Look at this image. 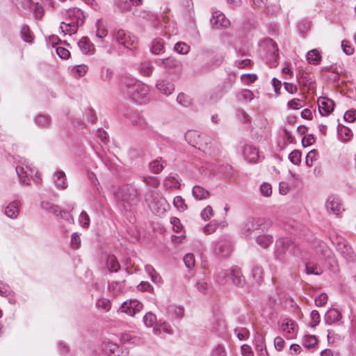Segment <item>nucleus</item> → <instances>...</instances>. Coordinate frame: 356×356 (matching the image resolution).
<instances>
[{"instance_id":"5fc2aeb1","label":"nucleus","mask_w":356,"mask_h":356,"mask_svg":"<svg viewBox=\"0 0 356 356\" xmlns=\"http://www.w3.org/2000/svg\"><path fill=\"white\" fill-rule=\"evenodd\" d=\"M213 216V211L211 206H207L201 212L203 220H208Z\"/></svg>"},{"instance_id":"aec40b11","label":"nucleus","mask_w":356,"mask_h":356,"mask_svg":"<svg viewBox=\"0 0 356 356\" xmlns=\"http://www.w3.org/2000/svg\"><path fill=\"white\" fill-rule=\"evenodd\" d=\"M78 46L83 54H93L95 51L94 44L87 37H83L78 42Z\"/></svg>"},{"instance_id":"0eeeda50","label":"nucleus","mask_w":356,"mask_h":356,"mask_svg":"<svg viewBox=\"0 0 356 356\" xmlns=\"http://www.w3.org/2000/svg\"><path fill=\"white\" fill-rule=\"evenodd\" d=\"M113 38L118 43L125 48L134 50L137 47L138 40L136 36L124 30H118L113 34Z\"/></svg>"},{"instance_id":"680f3d73","label":"nucleus","mask_w":356,"mask_h":356,"mask_svg":"<svg viewBox=\"0 0 356 356\" xmlns=\"http://www.w3.org/2000/svg\"><path fill=\"white\" fill-rule=\"evenodd\" d=\"M310 317H311L312 326L316 327L320 323V321H321V317H320L319 313L316 310H313L311 312Z\"/></svg>"},{"instance_id":"4468645a","label":"nucleus","mask_w":356,"mask_h":356,"mask_svg":"<svg viewBox=\"0 0 356 356\" xmlns=\"http://www.w3.org/2000/svg\"><path fill=\"white\" fill-rule=\"evenodd\" d=\"M263 222L264 219L262 218L248 219L243 226V234L246 236H250L254 231L260 229Z\"/></svg>"},{"instance_id":"de8ad7c7","label":"nucleus","mask_w":356,"mask_h":356,"mask_svg":"<svg viewBox=\"0 0 356 356\" xmlns=\"http://www.w3.org/2000/svg\"><path fill=\"white\" fill-rule=\"evenodd\" d=\"M149 167L154 173L157 174L161 172L163 169V163L161 160H155L150 163Z\"/></svg>"},{"instance_id":"bf43d9fd","label":"nucleus","mask_w":356,"mask_h":356,"mask_svg":"<svg viewBox=\"0 0 356 356\" xmlns=\"http://www.w3.org/2000/svg\"><path fill=\"white\" fill-rule=\"evenodd\" d=\"M137 289L140 291L152 292L154 287L147 282H141L138 286Z\"/></svg>"},{"instance_id":"c03bdc74","label":"nucleus","mask_w":356,"mask_h":356,"mask_svg":"<svg viewBox=\"0 0 356 356\" xmlns=\"http://www.w3.org/2000/svg\"><path fill=\"white\" fill-rule=\"evenodd\" d=\"M173 204L179 211H185L187 208L184 200L181 196H176L174 198Z\"/></svg>"},{"instance_id":"4d7b16f0","label":"nucleus","mask_w":356,"mask_h":356,"mask_svg":"<svg viewBox=\"0 0 356 356\" xmlns=\"http://www.w3.org/2000/svg\"><path fill=\"white\" fill-rule=\"evenodd\" d=\"M56 51L62 59H67L70 56L69 50L62 47H56Z\"/></svg>"},{"instance_id":"20e7f679","label":"nucleus","mask_w":356,"mask_h":356,"mask_svg":"<svg viewBox=\"0 0 356 356\" xmlns=\"http://www.w3.org/2000/svg\"><path fill=\"white\" fill-rule=\"evenodd\" d=\"M186 140L193 146H198L199 149L209 152V154H215L219 150V145L215 144L216 149L211 150V139L205 134H199L195 131H189L185 135Z\"/></svg>"},{"instance_id":"dca6fc26","label":"nucleus","mask_w":356,"mask_h":356,"mask_svg":"<svg viewBox=\"0 0 356 356\" xmlns=\"http://www.w3.org/2000/svg\"><path fill=\"white\" fill-rule=\"evenodd\" d=\"M103 350L109 356H127V353L122 350L117 343L110 341L104 342Z\"/></svg>"},{"instance_id":"412c9836","label":"nucleus","mask_w":356,"mask_h":356,"mask_svg":"<svg viewBox=\"0 0 356 356\" xmlns=\"http://www.w3.org/2000/svg\"><path fill=\"white\" fill-rule=\"evenodd\" d=\"M20 207V202L19 200H14L10 202L5 208V214L10 218H15L19 215Z\"/></svg>"},{"instance_id":"9b49d317","label":"nucleus","mask_w":356,"mask_h":356,"mask_svg":"<svg viewBox=\"0 0 356 356\" xmlns=\"http://www.w3.org/2000/svg\"><path fill=\"white\" fill-rule=\"evenodd\" d=\"M150 209L157 216L163 215L169 207V204L164 197H156L149 204Z\"/></svg>"},{"instance_id":"2f4dec72","label":"nucleus","mask_w":356,"mask_h":356,"mask_svg":"<svg viewBox=\"0 0 356 356\" xmlns=\"http://www.w3.org/2000/svg\"><path fill=\"white\" fill-rule=\"evenodd\" d=\"M225 225H226L225 222H224V221L220 222H217L216 221L213 220V221H211L210 223L207 224L204 227V232L206 234H211L214 233L219 227H224Z\"/></svg>"},{"instance_id":"39448f33","label":"nucleus","mask_w":356,"mask_h":356,"mask_svg":"<svg viewBox=\"0 0 356 356\" xmlns=\"http://www.w3.org/2000/svg\"><path fill=\"white\" fill-rule=\"evenodd\" d=\"M331 241L337 251L346 260L354 261L356 255L348 242L341 236L334 234Z\"/></svg>"},{"instance_id":"e433bc0d","label":"nucleus","mask_w":356,"mask_h":356,"mask_svg":"<svg viewBox=\"0 0 356 356\" xmlns=\"http://www.w3.org/2000/svg\"><path fill=\"white\" fill-rule=\"evenodd\" d=\"M273 242V238L270 235H261L257 238V243L262 248H266Z\"/></svg>"},{"instance_id":"c756f323","label":"nucleus","mask_w":356,"mask_h":356,"mask_svg":"<svg viewBox=\"0 0 356 356\" xmlns=\"http://www.w3.org/2000/svg\"><path fill=\"white\" fill-rule=\"evenodd\" d=\"M164 184L168 188H179L180 182L177 174H171L166 177Z\"/></svg>"},{"instance_id":"49530a36","label":"nucleus","mask_w":356,"mask_h":356,"mask_svg":"<svg viewBox=\"0 0 356 356\" xmlns=\"http://www.w3.org/2000/svg\"><path fill=\"white\" fill-rule=\"evenodd\" d=\"M143 321L147 327H152L156 322V317L154 314L148 312L144 316Z\"/></svg>"},{"instance_id":"cd10ccee","label":"nucleus","mask_w":356,"mask_h":356,"mask_svg":"<svg viewBox=\"0 0 356 356\" xmlns=\"http://www.w3.org/2000/svg\"><path fill=\"white\" fill-rule=\"evenodd\" d=\"M23 3L28 8L33 10L37 18H40L42 16L43 9L40 4L33 3L31 0H24Z\"/></svg>"},{"instance_id":"13d9d810","label":"nucleus","mask_w":356,"mask_h":356,"mask_svg":"<svg viewBox=\"0 0 356 356\" xmlns=\"http://www.w3.org/2000/svg\"><path fill=\"white\" fill-rule=\"evenodd\" d=\"M97 306L106 312L108 311L111 307L110 301L105 298L98 300Z\"/></svg>"},{"instance_id":"7ed1b4c3","label":"nucleus","mask_w":356,"mask_h":356,"mask_svg":"<svg viewBox=\"0 0 356 356\" xmlns=\"http://www.w3.org/2000/svg\"><path fill=\"white\" fill-rule=\"evenodd\" d=\"M15 170L19 183L22 185L29 186L31 184L29 177H33L35 182H40L41 181V178L39 176H37L38 170L34 168H32L29 163V161L24 158H20L17 161Z\"/></svg>"},{"instance_id":"69168bd1","label":"nucleus","mask_w":356,"mask_h":356,"mask_svg":"<svg viewBox=\"0 0 356 356\" xmlns=\"http://www.w3.org/2000/svg\"><path fill=\"white\" fill-rule=\"evenodd\" d=\"M241 351L243 356H254V352L252 348L248 344L242 345L241 347Z\"/></svg>"},{"instance_id":"f03ea898","label":"nucleus","mask_w":356,"mask_h":356,"mask_svg":"<svg viewBox=\"0 0 356 356\" xmlns=\"http://www.w3.org/2000/svg\"><path fill=\"white\" fill-rule=\"evenodd\" d=\"M64 20L61 22L60 29L64 35H71L76 33L79 26L85 21V16L81 10L73 8L63 13Z\"/></svg>"},{"instance_id":"6ab92c4d","label":"nucleus","mask_w":356,"mask_h":356,"mask_svg":"<svg viewBox=\"0 0 356 356\" xmlns=\"http://www.w3.org/2000/svg\"><path fill=\"white\" fill-rule=\"evenodd\" d=\"M156 63L159 66L168 70L176 69L181 67V63L173 57L158 59Z\"/></svg>"},{"instance_id":"6e6552de","label":"nucleus","mask_w":356,"mask_h":356,"mask_svg":"<svg viewBox=\"0 0 356 356\" xmlns=\"http://www.w3.org/2000/svg\"><path fill=\"white\" fill-rule=\"evenodd\" d=\"M117 197L128 205H133L137 202V191L131 186L122 187L117 193Z\"/></svg>"},{"instance_id":"c9c22d12","label":"nucleus","mask_w":356,"mask_h":356,"mask_svg":"<svg viewBox=\"0 0 356 356\" xmlns=\"http://www.w3.org/2000/svg\"><path fill=\"white\" fill-rule=\"evenodd\" d=\"M151 51L154 54H159L164 51V46L161 39H154L152 42Z\"/></svg>"},{"instance_id":"79ce46f5","label":"nucleus","mask_w":356,"mask_h":356,"mask_svg":"<svg viewBox=\"0 0 356 356\" xmlns=\"http://www.w3.org/2000/svg\"><path fill=\"white\" fill-rule=\"evenodd\" d=\"M21 35L23 40L29 43H31L33 40V35L31 34L29 28L27 26H23L21 29Z\"/></svg>"},{"instance_id":"f704fd0d","label":"nucleus","mask_w":356,"mask_h":356,"mask_svg":"<svg viewBox=\"0 0 356 356\" xmlns=\"http://www.w3.org/2000/svg\"><path fill=\"white\" fill-rule=\"evenodd\" d=\"M88 70V67L86 65L81 64L74 66L72 69V75L74 77H81L84 76Z\"/></svg>"},{"instance_id":"bb28decb","label":"nucleus","mask_w":356,"mask_h":356,"mask_svg":"<svg viewBox=\"0 0 356 356\" xmlns=\"http://www.w3.org/2000/svg\"><path fill=\"white\" fill-rule=\"evenodd\" d=\"M96 37L100 39L105 38L108 35V30L105 24L100 19H97L95 22Z\"/></svg>"},{"instance_id":"a19ab883","label":"nucleus","mask_w":356,"mask_h":356,"mask_svg":"<svg viewBox=\"0 0 356 356\" xmlns=\"http://www.w3.org/2000/svg\"><path fill=\"white\" fill-rule=\"evenodd\" d=\"M174 49L180 54H187L190 51V47L185 42H177L174 47Z\"/></svg>"},{"instance_id":"5701e85b","label":"nucleus","mask_w":356,"mask_h":356,"mask_svg":"<svg viewBox=\"0 0 356 356\" xmlns=\"http://www.w3.org/2000/svg\"><path fill=\"white\" fill-rule=\"evenodd\" d=\"M214 251L222 256L226 257L231 252V246L226 241H218L214 246Z\"/></svg>"},{"instance_id":"4c0bfd02","label":"nucleus","mask_w":356,"mask_h":356,"mask_svg":"<svg viewBox=\"0 0 356 356\" xmlns=\"http://www.w3.org/2000/svg\"><path fill=\"white\" fill-rule=\"evenodd\" d=\"M296 326V323L294 321L286 318L284 320L282 324V329L284 332L291 334L295 331Z\"/></svg>"},{"instance_id":"ddd939ff","label":"nucleus","mask_w":356,"mask_h":356,"mask_svg":"<svg viewBox=\"0 0 356 356\" xmlns=\"http://www.w3.org/2000/svg\"><path fill=\"white\" fill-rule=\"evenodd\" d=\"M212 26L216 29L227 28L229 26L230 22L225 17L223 13L220 10H213L211 19Z\"/></svg>"},{"instance_id":"4be33fe9","label":"nucleus","mask_w":356,"mask_h":356,"mask_svg":"<svg viewBox=\"0 0 356 356\" xmlns=\"http://www.w3.org/2000/svg\"><path fill=\"white\" fill-rule=\"evenodd\" d=\"M341 314L335 309H330L325 314L324 320L326 324L332 325L340 321Z\"/></svg>"},{"instance_id":"774afa93","label":"nucleus","mask_w":356,"mask_h":356,"mask_svg":"<svg viewBox=\"0 0 356 356\" xmlns=\"http://www.w3.org/2000/svg\"><path fill=\"white\" fill-rule=\"evenodd\" d=\"M345 120L352 122L356 120V110L347 111L344 114Z\"/></svg>"},{"instance_id":"6e6d98bb","label":"nucleus","mask_w":356,"mask_h":356,"mask_svg":"<svg viewBox=\"0 0 356 356\" xmlns=\"http://www.w3.org/2000/svg\"><path fill=\"white\" fill-rule=\"evenodd\" d=\"M79 221L82 227H87L90 224V218L88 213L82 211L79 216Z\"/></svg>"},{"instance_id":"72a5a7b5","label":"nucleus","mask_w":356,"mask_h":356,"mask_svg":"<svg viewBox=\"0 0 356 356\" xmlns=\"http://www.w3.org/2000/svg\"><path fill=\"white\" fill-rule=\"evenodd\" d=\"M106 265L110 271L117 272L120 269V264L114 255L107 257Z\"/></svg>"},{"instance_id":"2eb2a0df","label":"nucleus","mask_w":356,"mask_h":356,"mask_svg":"<svg viewBox=\"0 0 356 356\" xmlns=\"http://www.w3.org/2000/svg\"><path fill=\"white\" fill-rule=\"evenodd\" d=\"M318 111L321 115H328L334 109V102L327 97H319L318 99Z\"/></svg>"},{"instance_id":"864d4df0","label":"nucleus","mask_w":356,"mask_h":356,"mask_svg":"<svg viewBox=\"0 0 356 356\" xmlns=\"http://www.w3.org/2000/svg\"><path fill=\"white\" fill-rule=\"evenodd\" d=\"M184 262L188 268H192L195 266V257L193 254L188 253L184 257Z\"/></svg>"},{"instance_id":"1a4fd4ad","label":"nucleus","mask_w":356,"mask_h":356,"mask_svg":"<svg viewBox=\"0 0 356 356\" xmlns=\"http://www.w3.org/2000/svg\"><path fill=\"white\" fill-rule=\"evenodd\" d=\"M143 307L142 302L136 299H130L124 302L119 312L124 313L130 316H134L136 313L140 312Z\"/></svg>"},{"instance_id":"423d86ee","label":"nucleus","mask_w":356,"mask_h":356,"mask_svg":"<svg viewBox=\"0 0 356 356\" xmlns=\"http://www.w3.org/2000/svg\"><path fill=\"white\" fill-rule=\"evenodd\" d=\"M230 279L236 286H241L243 283V279L239 269L222 270L218 274L217 280L220 284L227 283Z\"/></svg>"},{"instance_id":"ea45409f","label":"nucleus","mask_w":356,"mask_h":356,"mask_svg":"<svg viewBox=\"0 0 356 356\" xmlns=\"http://www.w3.org/2000/svg\"><path fill=\"white\" fill-rule=\"evenodd\" d=\"M153 69L154 67L149 62L143 63L140 64L139 67L140 72L145 76H149L152 74Z\"/></svg>"},{"instance_id":"37998d69","label":"nucleus","mask_w":356,"mask_h":356,"mask_svg":"<svg viewBox=\"0 0 356 356\" xmlns=\"http://www.w3.org/2000/svg\"><path fill=\"white\" fill-rule=\"evenodd\" d=\"M35 122L37 125L40 127H47L50 123V119L49 116L45 115H38L35 119Z\"/></svg>"},{"instance_id":"e2e57ef3","label":"nucleus","mask_w":356,"mask_h":356,"mask_svg":"<svg viewBox=\"0 0 356 356\" xmlns=\"http://www.w3.org/2000/svg\"><path fill=\"white\" fill-rule=\"evenodd\" d=\"M71 245L73 248L77 249L81 245V238L79 234L74 233L71 237Z\"/></svg>"},{"instance_id":"603ef678","label":"nucleus","mask_w":356,"mask_h":356,"mask_svg":"<svg viewBox=\"0 0 356 356\" xmlns=\"http://www.w3.org/2000/svg\"><path fill=\"white\" fill-rule=\"evenodd\" d=\"M143 181L147 185V186H152L153 188H156L159 186V180L154 177H152V176H147V177H143Z\"/></svg>"},{"instance_id":"f257e3e1","label":"nucleus","mask_w":356,"mask_h":356,"mask_svg":"<svg viewBox=\"0 0 356 356\" xmlns=\"http://www.w3.org/2000/svg\"><path fill=\"white\" fill-rule=\"evenodd\" d=\"M121 90L129 98L138 104H145L149 99L148 86L134 79L125 78L122 81Z\"/></svg>"},{"instance_id":"f3484780","label":"nucleus","mask_w":356,"mask_h":356,"mask_svg":"<svg viewBox=\"0 0 356 356\" xmlns=\"http://www.w3.org/2000/svg\"><path fill=\"white\" fill-rule=\"evenodd\" d=\"M243 155L248 162L254 163L259 158V151L253 145H245L243 148Z\"/></svg>"},{"instance_id":"393cba45","label":"nucleus","mask_w":356,"mask_h":356,"mask_svg":"<svg viewBox=\"0 0 356 356\" xmlns=\"http://www.w3.org/2000/svg\"><path fill=\"white\" fill-rule=\"evenodd\" d=\"M193 196L197 200H204L209 197V192L201 186H195L192 189Z\"/></svg>"},{"instance_id":"7c9ffc66","label":"nucleus","mask_w":356,"mask_h":356,"mask_svg":"<svg viewBox=\"0 0 356 356\" xmlns=\"http://www.w3.org/2000/svg\"><path fill=\"white\" fill-rule=\"evenodd\" d=\"M338 136L343 142L349 141L353 137L352 131L344 126L338 128Z\"/></svg>"},{"instance_id":"3c124183","label":"nucleus","mask_w":356,"mask_h":356,"mask_svg":"<svg viewBox=\"0 0 356 356\" xmlns=\"http://www.w3.org/2000/svg\"><path fill=\"white\" fill-rule=\"evenodd\" d=\"M257 79L255 74H244L241 76V80L246 85H249L254 82Z\"/></svg>"},{"instance_id":"8fccbe9b","label":"nucleus","mask_w":356,"mask_h":356,"mask_svg":"<svg viewBox=\"0 0 356 356\" xmlns=\"http://www.w3.org/2000/svg\"><path fill=\"white\" fill-rule=\"evenodd\" d=\"M318 151L316 149L311 150L306 156V164L311 167L313 165V162L317 159Z\"/></svg>"},{"instance_id":"338daca9","label":"nucleus","mask_w":356,"mask_h":356,"mask_svg":"<svg viewBox=\"0 0 356 356\" xmlns=\"http://www.w3.org/2000/svg\"><path fill=\"white\" fill-rule=\"evenodd\" d=\"M341 47L344 53L347 55H351L354 52L353 47L350 45V42L348 41L343 40L341 42Z\"/></svg>"},{"instance_id":"a878e982","label":"nucleus","mask_w":356,"mask_h":356,"mask_svg":"<svg viewBox=\"0 0 356 356\" xmlns=\"http://www.w3.org/2000/svg\"><path fill=\"white\" fill-rule=\"evenodd\" d=\"M321 52L316 49L310 50L307 54V60L309 64L318 65L321 62Z\"/></svg>"},{"instance_id":"052dcab7","label":"nucleus","mask_w":356,"mask_h":356,"mask_svg":"<svg viewBox=\"0 0 356 356\" xmlns=\"http://www.w3.org/2000/svg\"><path fill=\"white\" fill-rule=\"evenodd\" d=\"M327 295L326 293H321L315 299L316 305L318 307L324 306L327 301Z\"/></svg>"},{"instance_id":"b1692460","label":"nucleus","mask_w":356,"mask_h":356,"mask_svg":"<svg viewBox=\"0 0 356 356\" xmlns=\"http://www.w3.org/2000/svg\"><path fill=\"white\" fill-rule=\"evenodd\" d=\"M157 89L165 95H169L172 93L175 90L174 84L165 80L159 81L156 83Z\"/></svg>"},{"instance_id":"58836bf2","label":"nucleus","mask_w":356,"mask_h":356,"mask_svg":"<svg viewBox=\"0 0 356 356\" xmlns=\"http://www.w3.org/2000/svg\"><path fill=\"white\" fill-rule=\"evenodd\" d=\"M305 271L307 274L321 275L322 269L316 264L307 263L305 265Z\"/></svg>"},{"instance_id":"a18cd8bd","label":"nucleus","mask_w":356,"mask_h":356,"mask_svg":"<svg viewBox=\"0 0 356 356\" xmlns=\"http://www.w3.org/2000/svg\"><path fill=\"white\" fill-rule=\"evenodd\" d=\"M289 159L294 165H299L301 162V152L298 150L292 151L289 155Z\"/></svg>"},{"instance_id":"9d476101","label":"nucleus","mask_w":356,"mask_h":356,"mask_svg":"<svg viewBox=\"0 0 356 356\" xmlns=\"http://www.w3.org/2000/svg\"><path fill=\"white\" fill-rule=\"evenodd\" d=\"M325 208L327 212L334 215H339L344 211L341 200L338 196L330 195L326 200Z\"/></svg>"},{"instance_id":"a211bd4d","label":"nucleus","mask_w":356,"mask_h":356,"mask_svg":"<svg viewBox=\"0 0 356 356\" xmlns=\"http://www.w3.org/2000/svg\"><path fill=\"white\" fill-rule=\"evenodd\" d=\"M54 183L56 187L60 190L67 188L68 184L65 173L62 170H57L53 175Z\"/></svg>"},{"instance_id":"f8f14e48","label":"nucleus","mask_w":356,"mask_h":356,"mask_svg":"<svg viewBox=\"0 0 356 356\" xmlns=\"http://www.w3.org/2000/svg\"><path fill=\"white\" fill-rule=\"evenodd\" d=\"M295 246L289 239H280L276 243L275 257L277 259L282 260L286 252Z\"/></svg>"},{"instance_id":"473e14b6","label":"nucleus","mask_w":356,"mask_h":356,"mask_svg":"<svg viewBox=\"0 0 356 356\" xmlns=\"http://www.w3.org/2000/svg\"><path fill=\"white\" fill-rule=\"evenodd\" d=\"M317 343V338L314 335H305L302 339V346L308 349L316 346Z\"/></svg>"},{"instance_id":"0e129e2a","label":"nucleus","mask_w":356,"mask_h":356,"mask_svg":"<svg viewBox=\"0 0 356 356\" xmlns=\"http://www.w3.org/2000/svg\"><path fill=\"white\" fill-rule=\"evenodd\" d=\"M261 193L263 195L268 197L272 194V187L269 184L264 183L260 187Z\"/></svg>"},{"instance_id":"c85d7f7f","label":"nucleus","mask_w":356,"mask_h":356,"mask_svg":"<svg viewBox=\"0 0 356 356\" xmlns=\"http://www.w3.org/2000/svg\"><path fill=\"white\" fill-rule=\"evenodd\" d=\"M124 284L123 282H113L109 285V291L113 296H118L123 293Z\"/></svg>"},{"instance_id":"09e8293b","label":"nucleus","mask_w":356,"mask_h":356,"mask_svg":"<svg viewBox=\"0 0 356 356\" xmlns=\"http://www.w3.org/2000/svg\"><path fill=\"white\" fill-rule=\"evenodd\" d=\"M305 102L300 99H293L289 101L287 104L289 108L290 109H299L304 106Z\"/></svg>"}]
</instances>
